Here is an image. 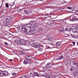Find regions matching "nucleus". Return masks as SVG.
<instances>
[{"mask_svg": "<svg viewBox=\"0 0 78 78\" xmlns=\"http://www.w3.org/2000/svg\"><path fill=\"white\" fill-rule=\"evenodd\" d=\"M12 18L9 16H7L3 21V24L5 27H8L9 25V22H12Z\"/></svg>", "mask_w": 78, "mask_h": 78, "instance_id": "nucleus-1", "label": "nucleus"}, {"mask_svg": "<svg viewBox=\"0 0 78 78\" xmlns=\"http://www.w3.org/2000/svg\"><path fill=\"white\" fill-rule=\"evenodd\" d=\"M33 41H30V44L34 48H37V47H41L40 45V44L38 43L37 42L36 43H33Z\"/></svg>", "mask_w": 78, "mask_h": 78, "instance_id": "nucleus-2", "label": "nucleus"}, {"mask_svg": "<svg viewBox=\"0 0 78 78\" xmlns=\"http://www.w3.org/2000/svg\"><path fill=\"white\" fill-rule=\"evenodd\" d=\"M3 75L6 76L8 75V73L7 71L0 70V76H2Z\"/></svg>", "mask_w": 78, "mask_h": 78, "instance_id": "nucleus-3", "label": "nucleus"}, {"mask_svg": "<svg viewBox=\"0 0 78 78\" xmlns=\"http://www.w3.org/2000/svg\"><path fill=\"white\" fill-rule=\"evenodd\" d=\"M76 70V71H78V68L76 67L75 66H73L71 67L70 69V70L72 72L73 70H74L75 71Z\"/></svg>", "mask_w": 78, "mask_h": 78, "instance_id": "nucleus-4", "label": "nucleus"}, {"mask_svg": "<svg viewBox=\"0 0 78 78\" xmlns=\"http://www.w3.org/2000/svg\"><path fill=\"white\" fill-rule=\"evenodd\" d=\"M26 43L25 41L23 40H20V44L21 45H25L26 44Z\"/></svg>", "mask_w": 78, "mask_h": 78, "instance_id": "nucleus-5", "label": "nucleus"}, {"mask_svg": "<svg viewBox=\"0 0 78 78\" xmlns=\"http://www.w3.org/2000/svg\"><path fill=\"white\" fill-rule=\"evenodd\" d=\"M21 30L22 31H24L25 33H27V29L25 27V26H23L21 28Z\"/></svg>", "mask_w": 78, "mask_h": 78, "instance_id": "nucleus-6", "label": "nucleus"}, {"mask_svg": "<svg viewBox=\"0 0 78 78\" xmlns=\"http://www.w3.org/2000/svg\"><path fill=\"white\" fill-rule=\"evenodd\" d=\"M75 71L74 72L73 75L74 76H75V78H78V77H76V76H77L78 75V69L77 71H76V70H75Z\"/></svg>", "mask_w": 78, "mask_h": 78, "instance_id": "nucleus-7", "label": "nucleus"}, {"mask_svg": "<svg viewBox=\"0 0 78 78\" xmlns=\"http://www.w3.org/2000/svg\"><path fill=\"white\" fill-rule=\"evenodd\" d=\"M33 76H37L39 77V74H38V73L37 72H35L33 73L32 74Z\"/></svg>", "mask_w": 78, "mask_h": 78, "instance_id": "nucleus-8", "label": "nucleus"}, {"mask_svg": "<svg viewBox=\"0 0 78 78\" xmlns=\"http://www.w3.org/2000/svg\"><path fill=\"white\" fill-rule=\"evenodd\" d=\"M28 63H31V61L25 60L23 62V63L25 65L27 64Z\"/></svg>", "mask_w": 78, "mask_h": 78, "instance_id": "nucleus-9", "label": "nucleus"}, {"mask_svg": "<svg viewBox=\"0 0 78 78\" xmlns=\"http://www.w3.org/2000/svg\"><path fill=\"white\" fill-rule=\"evenodd\" d=\"M26 60H27V61H31V59L30 58V56L29 55H27L26 57Z\"/></svg>", "mask_w": 78, "mask_h": 78, "instance_id": "nucleus-10", "label": "nucleus"}, {"mask_svg": "<svg viewBox=\"0 0 78 78\" xmlns=\"http://www.w3.org/2000/svg\"><path fill=\"white\" fill-rule=\"evenodd\" d=\"M51 66H52V64L51 63H48L46 65V67L47 68H51Z\"/></svg>", "mask_w": 78, "mask_h": 78, "instance_id": "nucleus-11", "label": "nucleus"}, {"mask_svg": "<svg viewBox=\"0 0 78 78\" xmlns=\"http://www.w3.org/2000/svg\"><path fill=\"white\" fill-rule=\"evenodd\" d=\"M30 30L32 31H36V28H35V27H31L30 28Z\"/></svg>", "mask_w": 78, "mask_h": 78, "instance_id": "nucleus-12", "label": "nucleus"}, {"mask_svg": "<svg viewBox=\"0 0 78 78\" xmlns=\"http://www.w3.org/2000/svg\"><path fill=\"white\" fill-rule=\"evenodd\" d=\"M15 42L16 44H20V41L18 40H15Z\"/></svg>", "mask_w": 78, "mask_h": 78, "instance_id": "nucleus-13", "label": "nucleus"}, {"mask_svg": "<svg viewBox=\"0 0 78 78\" xmlns=\"http://www.w3.org/2000/svg\"><path fill=\"white\" fill-rule=\"evenodd\" d=\"M56 46H59L61 44V42H58L56 43Z\"/></svg>", "mask_w": 78, "mask_h": 78, "instance_id": "nucleus-14", "label": "nucleus"}, {"mask_svg": "<svg viewBox=\"0 0 78 78\" xmlns=\"http://www.w3.org/2000/svg\"><path fill=\"white\" fill-rule=\"evenodd\" d=\"M33 31L32 30H30L28 32V34H29V35H32V34H33Z\"/></svg>", "mask_w": 78, "mask_h": 78, "instance_id": "nucleus-15", "label": "nucleus"}, {"mask_svg": "<svg viewBox=\"0 0 78 78\" xmlns=\"http://www.w3.org/2000/svg\"><path fill=\"white\" fill-rule=\"evenodd\" d=\"M32 26V24H31L29 23L26 25V27L28 28H30V27H31Z\"/></svg>", "mask_w": 78, "mask_h": 78, "instance_id": "nucleus-16", "label": "nucleus"}, {"mask_svg": "<svg viewBox=\"0 0 78 78\" xmlns=\"http://www.w3.org/2000/svg\"><path fill=\"white\" fill-rule=\"evenodd\" d=\"M47 40L49 41H52V38L51 37H49L47 38Z\"/></svg>", "mask_w": 78, "mask_h": 78, "instance_id": "nucleus-17", "label": "nucleus"}, {"mask_svg": "<svg viewBox=\"0 0 78 78\" xmlns=\"http://www.w3.org/2000/svg\"><path fill=\"white\" fill-rule=\"evenodd\" d=\"M65 31V29L63 27H61L60 30V31H62V32H64Z\"/></svg>", "mask_w": 78, "mask_h": 78, "instance_id": "nucleus-18", "label": "nucleus"}, {"mask_svg": "<svg viewBox=\"0 0 78 78\" xmlns=\"http://www.w3.org/2000/svg\"><path fill=\"white\" fill-rule=\"evenodd\" d=\"M72 32H73V33H76V32L77 30H76V29L75 28H73L72 29Z\"/></svg>", "mask_w": 78, "mask_h": 78, "instance_id": "nucleus-19", "label": "nucleus"}, {"mask_svg": "<svg viewBox=\"0 0 78 78\" xmlns=\"http://www.w3.org/2000/svg\"><path fill=\"white\" fill-rule=\"evenodd\" d=\"M51 74H48L47 75V77L48 78H51Z\"/></svg>", "mask_w": 78, "mask_h": 78, "instance_id": "nucleus-20", "label": "nucleus"}, {"mask_svg": "<svg viewBox=\"0 0 78 78\" xmlns=\"http://www.w3.org/2000/svg\"><path fill=\"white\" fill-rule=\"evenodd\" d=\"M64 59V56L62 55H61L58 58L59 60H61V59Z\"/></svg>", "mask_w": 78, "mask_h": 78, "instance_id": "nucleus-21", "label": "nucleus"}, {"mask_svg": "<svg viewBox=\"0 0 78 78\" xmlns=\"http://www.w3.org/2000/svg\"><path fill=\"white\" fill-rule=\"evenodd\" d=\"M71 30V29H70V28H68L67 27H66V28H65V31H70V30Z\"/></svg>", "mask_w": 78, "mask_h": 78, "instance_id": "nucleus-22", "label": "nucleus"}, {"mask_svg": "<svg viewBox=\"0 0 78 78\" xmlns=\"http://www.w3.org/2000/svg\"><path fill=\"white\" fill-rule=\"evenodd\" d=\"M12 69H13V71H14V72H17V70L16 68L12 67Z\"/></svg>", "mask_w": 78, "mask_h": 78, "instance_id": "nucleus-23", "label": "nucleus"}, {"mask_svg": "<svg viewBox=\"0 0 78 78\" xmlns=\"http://www.w3.org/2000/svg\"><path fill=\"white\" fill-rule=\"evenodd\" d=\"M5 7L6 8H9V4L7 3H5Z\"/></svg>", "mask_w": 78, "mask_h": 78, "instance_id": "nucleus-24", "label": "nucleus"}, {"mask_svg": "<svg viewBox=\"0 0 78 78\" xmlns=\"http://www.w3.org/2000/svg\"><path fill=\"white\" fill-rule=\"evenodd\" d=\"M34 25L35 27H38V23H34Z\"/></svg>", "mask_w": 78, "mask_h": 78, "instance_id": "nucleus-25", "label": "nucleus"}, {"mask_svg": "<svg viewBox=\"0 0 78 78\" xmlns=\"http://www.w3.org/2000/svg\"><path fill=\"white\" fill-rule=\"evenodd\" d=\"M56 77V76L55 75H51V78H55Z\"/></svg>", "mask_w": 78, "mask_h": 78, "instance_id": "nucleus-26", "label": "nucleus"}, {"mask_svg": "<svg viewBox=\"0 0 78 78\" xmlns=\"http://www.w3.org/2000/svg\"><path fill=\"white\" fill-rule=\"evenodd\" d=\"M73 64L75 66H77V63L76 62H73Z\"/></svg>", "mask_w": 78, "mask_h": 78, "instance_id": "nucleus-27", "label": "nucleus"}, {"mask_svg": "<svg viewBox=\"0 0 78 78\" xmlns=\"http://www.w3.org/2000/svg\"><path fill=\"white\" fill-rule=\"evenodd\" d=\"M35 22V21L34 20L33 21H32L30 22V23L31 24V25H33V24H34V23Z\"/></svg>", "mask_w": 78, "mask_h": 78, "instance_id": "nucleus-28", "label": "nucleus"}, {"mask_svg": "<svg viewBox=\"0 0 78 78\" xmlns=\"http://www.w3.org/2000/svg\"><path fill=\"white\" fill-rule=\"evenodd\" d=\"M16 74H17V73H14L12 74V75L13 76H16Z\"/></svg>", "mask_w": 78, "mask_h": 78, "instance_id": "nucleus-29", "label": "nucleus"}, {"mask_svg": "<svg viewBox=\"0 0 78 78\" xmlns=\"http://www.w3.org/2000/svg\"><path fill=\"white\" fill-rule=\"evenodd\" d=\"M29 75L30 76H33V73L32 72H30Z\"/></svg>", "mask_w": 78, "mask_h": 78, "instance_id": "nucleus-30", "label": "nucleus"}, {"mask_svg": "<svg viewBox=\"0 0 78 78\" xmlns=\"http://www.w3.org/2000/svg\"><path fill=\"white\" fill-rule=\"evenodd\" d=\"M67 9H72V7H67Z\"/></svg>", "mask_w": 78, "mask_h": 78, "instance_id": "nucleus-31", "label": "nucleus"}, {"mask_svg": "<svg viewBox=\"0 0 78 78\" xmlns=\"http://www.w3.org/2000/svg\"><path fill=\"white\" fill-rule=\"evenodd\" d=\"M24 12L25 13H26V14H28V11L26 10H24Z\"/></svg>", "mask_w": 78, "mask_h": 78, "instance_id": "nucleus-32", "label": "nucleus"}, {"mask_svg": "<svg viewBox=\"0 0 78 78\" xmlns=\"http://www.w3.org/2000/svg\"><path fill=\"white\" fill-rule=\"evenodd\" d=\"M42 50H43V49L41 48V47L39 49V51H42Z\"/></svg>", "mask_w": 78, "mask_h": 78, "instance_id": "nucleus-33", "label": "nucleus"}, {"mask_svg": "<svg viewBox=\"0 0 78 78\" xmlns=\"http://www.w3.org/2000/svg\"><path fill=\"white\" fill-rule=\"evenodd\" d=\"M16 69L17 70V71H19L20 70V68H16Z\"/></svg>", "mask_w": 78, "mask_h": 78, "instance_id": "nucleus-34", "label": "nucleus"}, {"mask_svg": "<svg viewBox=\"0 0 78 78\" xmlns=\"http://www.w3.org/2000/svg\"><path fill=\"white\" fill-rule=\"evenodd\" d=\"M67 27H71V24H67Z\"/></svg>", "mask_w": 78, "mask_h": 78, "instance_id": "nucleus-35", "label": "nucleus"}, {"mask_svg": "<svg viewBox=\"0 0 78 78\" xmlns=\"http://www.w3.org/2000/svg\"><path fill=\"white\" fill-rule=\"evenodd\" d=\"M71 36L72 37H73V38H74V35L72 34L71 35Z\"/></svg>", "mask_w": 78, "mask_h": 78, "instance_id": "nucleus-36", "label": "nucleus"}, {"mask_svg": "<svg viewBox=\"0 0 78 78\" xmlns=\"http://www.w3.org/2000/svg\"><path fill=\"white\" fill-rule=\"evenodd\" d=\"M78 37V36L76 35H74V38H76Z\"/></svg>", "mask_w": 78, "mask_h": 78, "instance_id": "nucleus-37", "label": "nucleus"}, {"mask_svg": "<svg viewBox=\"0 0 78 78\" xmlns=\"http://www.w3.org/2000/svg\"><path fill=\"white\" fill-rule=\"evenodd\" d=\"M22 78H27V76H23V77Z\"/></svg>", "mask_w": 78, "mask_h": 78, "instance_id": "nucleus-38", "label": "nucleus"}, {"mask_svg": "<svg viewBox=\"0 0 78 78\" xmlns=\"http://www.w3.org/2000/svg\"><path fill=\"white\" fill-rule=\"evenodd\" d=\"M43 69H44V70H45V71H47V68H44Z\"/></svg>", "mask_w": 78, "mask_h": 78, "instance_id": "nucleus-39", "label": "nucleus"}, {"mask_svg": "<svg viewBox=\"0 0 78 78\" xmlns=\"http://www.w3.org/2000/svg\"><path fill=\"white\" fill-rule=\"evenodd\" d=\"M46 48L48 49L49 48H50V47H49V46H46Z\"/></svg>", "mask_w": 78, "mask_h": 78, "instance_id": "nucleus-40", "label": "nucleus"}, {"mask_svg": "<svg viewBox=\"0 0 78 78\" xmlns=\"http://www.w3.org/2000/svg\"><path fill=\"white\" fill-rule=\"evenodd\" d=\"M5 45H6L7 46L8 45V44L6 42H5Z\"/></svg>", "mask_w": 78, "mask_h": 78, "instance_id": "nucleus-41", "label": "nucleus"}, {"mask_svg": "<svg viewBox=\"0 0 78 78\" xmlns=\"http://www.w3.org/2000/svg\"><path fill=\"white\" fill-rule=\"evenodd\" d=\"M15 2H14L12 4V5H11V6H13V5H14Z\"/></svg>", "mask_w": 78, "mask_h": 78, "instance_id": "nucleus-42", "label": "nucleus"}, {"mask_svg": "<svg viewBox=\"0 0 78 78\" xmlns=\"http://www.w3.org/2000/svg\"><path fill=\"white\" fill-rule=\"evenodd\" d=\"M73 45H75V41H73Z\"/></svg>", "mask_w": 78, "mask_h": 78, "instance_id": "nucleus-43", "label": "nucleus"}, {"mask_svg": "<svg viewBox=\"0 0 78 78\" xmlns=\"http://www.w3.org/2000/svg\"><path fill=\"white\" fill-rule=\"evenodd\" d=\"M13 60V59H9V61H12Z\"/></svg>", "mask_w": 78, "mask_h": 78, "instance_id": "nucleus-44", "label": "nucleus"}, {"mask_svg": "<svg viewBox=\"0 0 78 78\" xmlns=\"http://www.w3.org/2000/svg\"><path fill=\"white\" fill-rule=\"evenodd\" d=\"M76 28L78 30V25L76 26Z\"/></svg>", "mask_w": 78, "mask_h": 78, "instance_id": "nucleus-45", "label": "nucleus"}, {"mask_svg": "<svg viewBox=\"0 0 78 78\" xmlns=\"http://www.w3.org/2000/svg\"><path fill=\"white\" fill-rule=\"evenodd\" d=\"M51 46H52V47L53 46V44H51Z\"/></svg>", "mask_w": 78, "mask_h": 78, "instance_id": "nucleus-46", "label": "nucleus"}, {"mask_svg": "<svg viewBox=\"0 0 78 78\" xmlns=\"http://www.w3.org/2000/svg\"><path fill=\"white\" fill-rule=\"evenodd\" d=\"M76 20H78V18H76Z\"/></svg>", "mask_w": 78, "mask_h": 78, "instance_id": "nucleus-47", "label": "nucleus"}, {"mask_svg": "<svg viewBox=\"0 0 78 78\" xmlns=\"http://www.w3.org/2000/svg\"><path fill=\"white\" fill-rule=\"evenodd\" d=\"M10 68H11V69H12V67H10Z\"/></svg>", "mask_w": 78, "mask_h": 78, "instance_id": "nucleus-48", "label": "nucleus"}, {"mask_svg": "<svg viewBox=\"0 0 78 78\" xmlns=\"http://www.w3.org/2000/svg\"><path fill=\"white\" fill-rule=\"evenodd\" d=\"M71 21H73V20L71 19Z\"/></svg>", "mask_w": 78, "mask_h": 78, "instance_id": "nucleus-49", "label": "nucleus"}, {"mask_svg": "<svg viewBox=\"0 0 78 78\" xmlns=\"http://www.w3.org/2000/svg\"><path fill=\"white\" fill-rule=\"evenodd\" d=\"M27 3L28 4V2H26V3H25V4H27Z\"/></svg>", "mask_w": 78, "mask_h": 78, "instance_id": "nucleus-50", "label": "nucleus"}, {"mask_svg": "<svg viewBox=\"0 0 78 78\" xmlns=\"http://www.w3.org/2000/svg\"><path fill=\"white\" fill-rule=\"evenodd\" d=\"M57 60H58V59H57Z\"/></svg>", "mask_w": 78, "mask_h": 78, "instance_id": "nucleus-51", "label": "nucleus"}]
</instances>
